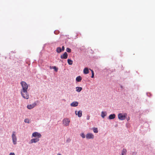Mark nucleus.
<instances>
[{
  "mask_svg": "<svg viewBox=\"0 0 155 155\" xmlns=\"http://www.w3.org/2000/svg\"><path fill=\"white\" fill-rule=\"evenodd\" d=\"M21 93L22 96L24 98L28 99L29 98V96L27 92V90L21 91Z\"/></svg>",
  "mask_w": 155,
  "mask_h": 155,
  "instance_id": "f257e3e1",
  "label": "nucleus"
},
{
  "mask_svg": "<svg viewBox=\"0 0 155 155\" xmlns=\"http://www.w3.org/2000/svg\"><path fill=\"white\" fill-rule=\"evenodd\" d=\"M21 84L22 88L21 91H25L28 90V86L27 83L25 82L24 81L21 82Z\"/></svg>",
  "mask_w": 155,
  "mask_h": 155,
  "instance_id": "f03ea898",
  "label": "nucleus"
},
{
  "mask_svg": "<svg viewBox=\"0 0 155 155\" xmlns=\"http://www.w3.org/2000/svg\"><path fill=\"white\" fill-rule=\"evenodd\" d=\"M12 141L14 145L17 144V138L16 136V133L15 131H13L12 133Z\"/></svg>",
  "mask_w": 155,
  "mask_h": 155,
  "instance_id": "7ed1b4c3",
  "label": "nucleus"
},
{
  "mask_svg": "<svg viewBox=\"0 0 155 155\" xmlns=\"http://www.w3.org/2000/svg\"><path fill=\"white\" fill-rule=\"evenodd\" d=\"M127 116V114L125 113L123 114L120 113L118 114V118L119 119L121 120H123L125 119Z\"/></svg>",
  "mask_w": 155,
  "mask_h": 155,
  "instance_id": "20e7f679",
  "label": "nucleus"
},
{
  "mask_svg": "<svg viewBox=\"0 0 155 155\" xmlns=\"http://www.w3.org/2000/svg\"><path fill=\"white\" fill-rule=\"evenodd\" d=\"M37 137V138H39L41 137V135L40 134L37 132H35L32 134V137Z\"/></svg>",
  "mask_w": 155,
  "mask_h": 155,
  "instance_id": "39448f33",
  "label": "nucleus"
},
{
  "mask_svg": "<svg viewBox=\"0 0 155 155\" xmlns=\"http://www.w3.org/2000/svg\"><path fill=\"white\" fill-rule=\"evenodd\" d=\"M63 123L65 126H67L69 125L70 120L68 118L64 119L63 120Z\"/></svg>",
  "mask_w": 155,
  "mask_h": 155,
  "instance_id": "423d86ee",
  "label": "nucleus"
},
{
  "mask_svg": "<svg viewBox=\"0 0 155 155\" xmlns=\"http://www.w3.org/2000/svg\"><path fill=\"white\" fill-rule=\"evenodd\" d=\"M86 137L87 139H93L94 137V136L92 133H89L86 135Z\"/></svg>",
  "mask_w": 155,
  "mask_h": 155,
  "instance_id": "0eeeda50",
  "label": "nucleus"
},
{
  "mask_svg": "<svg viewBox=\"0 0 155 155\" xmlns=\"http://www.w3.org/2000/svg\"><path fill=\"white\" fill-rule=\"evenodd\" d=\"M36 105V103L35 102L31 104H29L27 106V108L29 109H31L34 107Z\"/></svg>",
  "mask_w": 155,
  "mask_h": 155,
  "instance_id": "6e6552de",
  "label": "nucleus"
},
{
  "mask_svg": "<svg viewBox=\"0 0 155 155\" xmlns=\"http://www.w3.org/2000/svg\"><path fill=\"white\" fill-rule=\"evenodd\" d=\"M68 57V54L65 52L62 55H61V58L62 59H66Z\"/></svg>",
  "mask_w": 155,
  "mask_h": 155,
  "instance_id": "1a4fd4ad",
  "label": "nucleus"
},
{
  "mask_svg": "<svg viewBox=\"0 0 155 155\" xmlns=\"http://www.w3.org/2000/svg\"><path fill=\"white\" fill-rule=\"evenodd\" d=\"M39 140V138H35L31 139L30 141V143H35L37 142H38Z\"/></svg>",
  "mask_w": 155,
  "mask_h": 155,
  "instance_id": "9d476101",
  "label": "nucleus"
},
{
  "mask_svg": "<svg viewBox=\"0 0 155 155\" xmlns=\"http://www.w3.org/2000/svg\"><path fill=\"white\" fill-rule=\"evenodd\" d=\"M75 114L76 115H78V117H81L82 115V111L79 110L78 112V113H77V111H76Z\"/></svg>",
  "mask_w": 155,
  "mask_h": 155,
  "instance_id": "9b49d317",
  "label": "nucleus"
},
{
  "mask_svg": "<svg viewBox=\"0 0 155 155\" xmlns=\"http://www.w3.org/2000/svg\"><path fill=\"white\" fill-rule=\"evenodd\" d=\"M78 103L77 101H74L71 104V105L72 107H76L78 105Z\"/></svg>",
  "mask_w": 155,
  "mask_h": 155,
  "instance_id": "f8f14e48",
  "label": "nucleus"
},
{
  "mask_svg": "<svg viewBox=\"0 0 155 155\" xmlns=\"http://www.w3.org/2000/svg\"><path fill=\"white\" fill-rule=\"evenodd\" d=\"M127 152V150L125 149H123L121 152V154L120 155H126Z\"/></svg>",
  "mask_w": 155,
  "mask_h": 155,
  "instance_id": "ddd939ff",
  "label": "nucleus"
},
{
  "mask_svg": "<svg viewBox=\"0 0 155 155\" xmlns=\"http://www.w3.org/2000/svg\"><path fill=\"white\" fill-rule=\"evenodd\" d=\"M115 117V115L114 114H111L109 115V118L110 119H113Z\"/></svg>",
  "mask_w": 155,
  "mask_h": 155,
  "instance_id": "4468645a",
  "label": "nucleus"
},
{
  "mask_svg": "<svg viewBox=\"0 0 155 155\" xmlns=\"http://www.w3.org/2000/svg\"><path fill=\"white\" fill-rule=\"evenodd\" d=\"M83 72H84V74H87L89 73V71L88 68H85Z\"/></svg>",
  "mask_w": 155,
  "mask_h": 155,
  "instance_id": "2eb2a0df",
  "label": "nucleus"
},
{
  "mask_svg": "<svg viewBox=\"0 0 155 155\" xmlns=\"http://www.w3.org/2000/svg\"><path fill=\"white\" fill-rule=\"evenodd\" d=\"M106 115L107 113L106 112H104V111L102 112L101 113V116L102 118H104Z\"/></svg>",
  "mask_w": 155,
  "mask_h": 155,
  "instance_id": "dca6fc26",
  "label": "nucleus"
},
{
  "mask_svg": "<svg viewBox=\"0 0 155 155\" xmlns=\"http://www.w3.org/2000/svg\"><path fill=\"white\" fill-rule=\"evenodd\" d=\"M82 80V78L80 76L77 77L76 78V81L78 82H80Z\"/></svg>",
  "mask_w": 155,
  "mask_h": 155,
  "instance_id": "f3484780",
  "label": "nucleus"
},
{
  "mask_svg": "<svg viewBox=\"0 0 155 155\" xmlns=\"http://www.w3.org/2000/svg\"><path fill=\"white\" fill-rule=\"evenodd\" d=\"M82 90V88L81 87H76V91L78 92H80Z\"/></svg>",
  "mask_w": 155,
  "mask_h": 155,
  "instance_id": "a211bd4d",
  "label": "nucleus"
},
{
  "mask_svg": "<svg viewBox=\"0 0 155 155\" xmlns=\"http://www.w3.org/2000/svg\"><path fill=\"white\" fill-rule=\"evenodd\" d=\"M56 51L58 53H60L62 51L61 48L60 47H58L56 49Z\"/></svg>",
  "mask_w": 155,
  "mask_h": 155,
  "instance_id": "6ab92c4d",
  "label": "nucleus"
},
{
  "mask_svg": "<svg viewBox=\"0 0 155 155\" xmlns=\"http://www.w3.org/2000/svg\"><path fill=\"white\" fill-rule=\"evenodd\" d=\"M68 63L69 65H72L73 63V61L71 59H68Z\"/></svg>",
  "mask_w": 155,
  "mask_h": 155,
  "instance_id": "aec40b11",
  "label": "nucleus"
},
{
  "mask_svg": "<svg viewBox=\"0 0 155 155\" xmlns=\"http://www.w3.org/2000/svg\"><path fill=\"white\" fill-rule=\"evenodd\" d=\"M93 131L95 133H97L98 132L97 128L96 127H94L93 128Z\"/></svg>",
  "mask_w": 155,
  "mask_h": 155,
  "instance_id": "412c9836",
  "label": "nucleus"
},
{
  "mask_svg": "<svg viewBox=\"0 0 155 155\" xmlns=\"http://www.w3.org/2000/svg\"><path fill=\"white\" fill-rule=\"evenodd\" d=\"M90 70L91 71V73H92L91 78H94V71L90 69Z\"/></svg>",
  "mask_w": 155,
  "mask_h": 155,
  "instance_id": "4be33fe9",
  "label": "nucleus"
},
{
  "mask_svg": "<svg viewBox=\"0 0 155 155\" xmlns=\"http://www.w3.org/2000/svg\"><path fill=\"white\" fill-rule=\"evenodd\" d=\"M81 136L83 138H85V136L84 133H82L81 134Z\"/></svg>",
  "mask_w": 155,
  "mask_h": 155,
  "instance_id": "5701e85b",
  "label": "nucleus"
},
{
  "mask_svg": "<svg viewBox=\"0 0 155 155\" xmlns=\"http://www.w3.org/2000/svg\"><path fill=\"white\" fill-rule=\"evenodd\" d=\"M66 51L68 52H71V49L68 48H67L66 49Z\"/></svg>",
  "mask_w": 155,
  "mask_h": 155,
  "instance_id": "b1692460",
  "label": "nucleus"
},
{
  "mask_svg": "<svg viewBox=\"0 0 155 155\" xmlns=\"http://www.w3.org/2000/svg\"><path fill=\"white\" fill-rule=\"evenodd\" d=\"M24 121L25 123H29V120L28 119H25Z\"/></svg>",
  "mask_w": 155,
  "mask_h": 155,
  "instance_id": "393cba45",
  "label": "nucleus"
},
{
  "mask_svg": "<svg viewBox=\"0 0 155 155\" xmlns=\"http://www.w3.org/2000/svg\"><path fill=\"white\" fill-rule=\"evenodd\" d=\"M53 69H54L55 71L56 72H57L58 70V68H56V66H54L53 67Z\"/></svg>",
  "mask_w": 155,
  "mask_h": 155,
  "instance_id": "a878e982",
  "label": "nucleus"
},
{
  "mask_svg": "<svg viewBox=\"0 0 155 155\" xmlns=\"http://www.w3.org/2000/svg\"><path fill=\"white\" fill-rule=\"evenodd\" d=\"M71 141V140L68 138V139H67L66 140V142H69Z\"/></svg>",
  "mask_w": 155,
  "mask_h": 155,
  "instance_id": "bb28decb",
  "label": "nucleus"
},
{
  "mask_svg": "<svg viewBox=\"0 0 155 155\" xmlns=\"http://www.w3.org/2000/svg\"><path fill=\"white\" fill-rule=\"evenodd\" d=\"M61 51H64V46H62V49H61Z\"/></svg>",
  "mask_w": 155,
  "mask_h": 155,
  "instance_id": "cd10ccee",
  "label": "nucleus"
},
{
  "mask_svg": "<svg viewBox=\"0 0 155 155\" xmlns=\"http://www.w3.org/2000/svg\"><path fill=\"white\" fill-rule=\"evenodd\" d=\"M9 155H15V154L14 153H10Z\"/></svg>",
  "mask_w": 155,
  "mask_h": 155,
  "instance_id": "c85d7f7f",
  "label": "nucleus"
},
{
  "mask_svg": "<svg viewBox=\"0 0 155 155\" xmlns=\"http://www.w3.org/2000/svg\"><path fill=\"white\" fill-rule=\"evenodd\" d=\"M87 120H89V118H90V117L89 116H88V117H87Z\"/></svg>",
  "mask_w": 155,
  "mask_h": 155,
  "instance_id": "c756f323",
  "label": "nucleus"
},
{
  "mask_svg": "<svg viewBox=\"0 0 155 155\" xmlns=\"http://www.w3.org/2000/svg\"><path fill=\"white\" fill-rule=\"evenodd\" d=\"M57 155H61V154L60 153H58V154Z\"/></svg>",
  "mask_w": 155,
  "mask_h": 155,
  "instance_id": "7c9ffc66",
  "label": "nucleus"
}]
</instances>
